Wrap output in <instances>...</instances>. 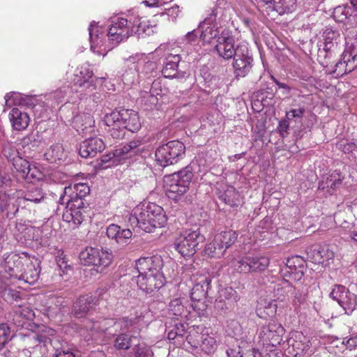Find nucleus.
<instances>
[{"instance_id": "obj_1", "label": "nucleus", "mask_w": 357, "mask_h": 357, "mask_svg": "<svg viewBox=\"0 0 357 357\" xmlns=\"http://www.w3.org/2000/svg\"><path fill=\"white\" fill-rule=\"evenodd\" d=\"M89 192V187L84 183H75L64 188L59 202L62 204H66V209L62 218L69 225L70 229H77L84 220L87 208L84 198Z\"/></svg>"}, {"instance_id": "obj_2", "label": "nucleus", "mask_w": 357, "mask_h": 357, "mask_svg": "<svg viewBox=\"0 0 357 357\" xmlns=\"http://www.w3.org/2000/svg\"><path fill=\"white\" fill-rule=\"evenodd\" d=\"M128 221L132 226L135 225L150 233L155 228L164 227L167 222V217L161 206L149 202L135 207Z\"/></svg>"}, {"instance_id": "obj_3", "label": "nucleus", "mask_w": 357, "mask_h": 357, "mask_svg": "<svg viewBox=\"0 0 357 357\" xmlns=\"http://www.w3.org/2000/svg\"><path fill=\"white\" fill-rule=\"evenodd\" d=\"M193 176L192 166L188 165L178 172L166 176L165 189L167 196L175 201L179 199L188 190Z\"/></svg>"}, {"instance_id": "obj_4", "label": "nucleus", "mask_w": 357, "mask_h": 357, "mask_svg": "<svg viewBox=\"0 0 357 357\" xmlns=\"http://www.w3.org/2000/svg\"><path fill=\"white\" fill-rule=\"evenodd\" d=\"M206 240L203 227L190 229L181 232L174 242L175 249L183 256L190 257L200 249V244Z\"/></svg>"}, {"instance_id": "obj_5", "label": "nucleus", "mask_w": 357, "mask_h": 357, "mask_svg": "<svg viewBox=\"0 0 357 357\" xmlns=\"http://www.w3.org/2000/svg\"><path fill=\"white\" fill-rule=\"evenodd\" d=\"M185 155L184 144L178 140H172L159 146L155 152L157 163L165 167L178 163Z\"/></svg>"}, {"instance_id": "obj_6", "label": "nucleus", "mask_w": 357, "mask_h": 357, "mask_svg": "<svg viewBox=\"0 0 357 357\" xmlns=\"http://www.w3.org/2000/svg\"><path fill=\"white\" fill-rule=\"evenodd\" d=\"M141 23L139 19L135 18L132 22L123 17L112 20L108 30V38L114 45L128 38L133 33L139 31Z\"/></svg>"}, {"instance_id": "obj_7", "label": "nucleus", "mask_w": 357, "mask_h": 357, "mask_svg": "<svg viewBox=\"0 0 357 357\" xmlns=\"http://www.w3.org/2000/svg\"><path fill=\"white\" fill-rule=\"evenodd\" d=\"M79 258L83 265H93L101 268L100 271L112 263L111 255L102 250L93 247H86L79 253Z\"/></svg>"}, {"instance_id": "obj_8", "label": "nucleus", "mask_w": 357, "mask_h": 357, "mask_svg": "<svg viewBox=\"0 0 357 357\" xmlns=\"http://www.w3.org/2000/svg\"><path fill=\"white\" fill-rule=\"evenodd\" d=\"M269 263V259L266 257L248 255L234 261V266L238 272L249 273L265 271Z\"/></svg>"}, {"instance_id": "obj_9", "label": "nucleus", "mask_w": 357, "mask_h": 357, "mask_svg": "<svg viewBox=\"0 0 357 357\" xmlns=\"http://www.w3.org/2000/svg\"><path fill=\"white\" fill-rule=\"evenodd\" d=\"M126 128L132 132H137L141 128V122L138 114L129 109H122L121 111H113L107 117V121L113 125L114 121H118Z\"/></svg>"}, {"instance_id": "obj_10", "label": "nucleus", "mask_w": 357, "mask_h": 357, "mask_svg": "<svg viewBox=\"0 0 357 357\" xmlns=\"http://www.w3.org/2000/svg\"><path fill=\"white\" fill-rule=\"evenodd\" d=\"M330 296L347 314L351 313L357 307L356 296L343 285H335Z\"/></svg>"}, {"instance_id": "obj_11", "label": "nucleus", "mask_w": 357, "mask_h": 357, "mask_svg": "<svg viewBox=\"0 0 357 357\" xmlns=\"http://www.w3.org/2000/svg\"><path fill=\"white\" fill-rule=\"evenodd\" d=\"M284 334V328L281 324L271 321L261 328L259 337L264 344L277 347L280 344Z\"/></svg>"}, {"instance_id": "obj_12", "label": "nucleus", "mask_w": 357, "mask_h": 357, "mask_svg": "<svg viewBox=\"0 0 357 357\" xmlns=\"http://www.w3.org/2000/svg\"><path fill=\"white\" fill-rule=\"evenodd\" d=\"M234 43V38L231 33L227 29H224L220 33V37L218 38L215 50L220 57L225 60H229L236 53Z\"/></svg>"}, {"instance_id": "obj_13", "label": "nucleus", "mask_w": 357, "mask_h": 357, "mask_svg": "<svg viewBox=\"0 0 357 357\" xmlns=\"http://www.w3.org/2000/svg\"><path fill=\"white\" fill-rule=\"evenodd\" d=\"M162 273L139 274L137 283L140 289L147 294H151L160 289L165 284Z\"/></svg>"}, {"instance_id": "obj_14", "label": "nucleus", "mask_w": 357, "mask_h": 357, "mask_svg": "<svg viewBox=\"0 0 357 357\" xmlns=\"http://www.w3.org/2000/svg\"><path fill=\"white\" fill-rule=\"evenodd\" d=\"M217 17V11L213 10L211 13L206 17L204 20L200 24L199 29H202L200 38L205 43H211L212 40L216 39L220 37V31L216 24H213L215 22Z\"/></svg>"}, {"instance_id": "obj_15", "label": "nucleus", "mask_w": 357, "mask_h": 357, "mask_svg": "<svg viewBox=\"0 0 357 357\" xmlns=\"http://www.w3.org/2000/svg\"><path fill=\"white\" fill-rule=\"evenodd\" d=\"M307 258L313 263L326 266L330 264V260L334 257V253L328 248L314 245L306 250Z\"/></svg>"}, {"instance_id": "obj_16", "label": "nucleus", "mask_w": 357, "mask_h": 357, "mask_svg": "<svg viewBox=\"0 0 357 357\" xmlns=\"http://www.w3.org/2000/svg\"><path fill=\"white\" fill-rule=\"evenodd\" d=\"M163 266L160 256L142 257L136 261V268L139 274L162 273L160 271Z\"/></svg>"}, {"instance_id": "obj_17", "label": "nucleus", "mask_w": 357, "mask_h": 357, "mask_svg": "<svg viewBox=\"0 0 357 357\" xmlns=\"http://www.w3.org/2000/svg\"><path fill=\"white\" fill-rule=\"evenodd\" d=\"M105 148L103 141L98 137H91L80 144L79 153L81 157L93 158Z\"/></svg>"}, {"instance_id": "obj_18", "label": "nucleus", "mask_w": 357, "mask_h": 357, "mask_svg": "<svg viewBox=\"0 0 357 357\" xmlns=\"http://www.w3.org/2000/svg\"><path fill=\"white\" fill-rule=\"evenodd\" d=\"M181 61L179 54H169L164 63L162 73L164 77L169 78H183L185 72L178 70V65Z\"/></svg>"}, {"instance_id": "obj_19", "label": "nucleus", "mask_w": 357, "mask_h": 357, "mask_svg": "<svg viewBox=\"0 0 357 357\" xmlns=\"http://www.w3.org/2000/svg\"><path fill=\"white\" fill-rule=\"evenodd\" d=\"M142 145V140L134 139L126 144L123 146L115 149L113 152L109 153L105 156V158L102 160L103 162H107L113 160V163L116 161H120L121 160L128 158L130 156V153L132 152H137L138 148Z\"/></svg>"}, {"instance_id": "obj_20", "label": "nucleus", "mask_w": 357, "mask_h": 357, "mask_svg": "<svg viewBox=\"0 0 357 357\" xmlns=\"http://www.w3.org/2000/svg\"><path fill=\"white\" fill-rule=\"evenodd\" d=\"M26 261V265L24 267L22 273L20 274V280H23L26 283L33 284L36 282L39 278L40 272V261L37 258L29 259Z\"/></svg>"}, {"instance_id": "obj_21", "label": "nucleus", "mask_w": 357, "mask_h": 357, "mask_svg": "<svg viewBox=\"0 0 357 357\" xmlns=\"http://www.w3.org/2000/svg\"><path fill=\"white\" fill-rule=\"evenodd\" d=\"M96 298L92 296H80L73 305V313L74 316L78 319L85 317L96 305Z\"/></svg>"}, {"instance_id": "obj_22", "label": "nucleus", "mask_w": 357, "mask_h": 357, "mask_svg": "<svg viewBox=\"0 0 357 357\" xmlns=\"http://www.w3.org/2000/svg\"><path fill=\"white\" fill-rule=\"evenodd\" d=\"M9 119L12 127L15 130H23L26 129L30 121L28 114L21 111L18 108L12 109L9 114Z\"/></svg>"}, {"instance_id": "obj_23", "label": "nucleus", "mask_w": 357, "mask_h": 357, "mask_svg": "<svg viewBox=\"0 0 357 357\" xmlns=\"http://www.w3.org/2000/svg\"><path fill=\"white\" fill-rule=\"evenodd\" d=\"M29 258L24 257H20L17 255H13L9 261H8V268L6 271L8 273L11 278H17L20 280V274L24 269L26 265V261Z\"/></svg>"}, {"instance_id": "obj_24", "label": "nucleus", "mask_w": 357, "mask_h": 357, "mask_svg": "<svg viewBox=\"0 0 357 357\" xmlns=\"http://www.w3.org/2000/svg\"><path fill=\"white\" fill-rule=\"evenodd\" d=\"M342 56L347 64L348 73L357 67V38L351 40L350 43L347 42V50Z\"/></svg>"}, {"instance_id": "obj_25", "label": "nucleus", "mask_w": 357, "mask_h": 357, "mask_svg": "<svg viewBox=\"0 0 357 357\" xmlns=\"http://www.w3.org/2000/svg\"><path fill=\"white\" fill-rule=\"evenodd\" d=\"M337 54V47L323 46L318 50L317 61L323 67H333Z\"/></svg>"}, {"instance_id": "obj_26", "label": "nucleus", "mask_w": 357, "mask_h": 357, "mask_svg": "<svg viewBox=\"0 0 357 357\" xmlns=\"http://www.w3.org/2000/svg\"><path fill=\"white\" fill-rule=\"evenodd\" d=\"M211 282V280L206 277L193 286L190 293L192 301L206 300Z\"/></svg>"}, {"instance_id": "obj_27", "label": "nucleus", "mask_w": 357, "mask_h": 357, "mask_svg": "<svg viewBox=\"0 0 357 357\" xmlns=\"http://www.w3.org/2000/svg\"><path fill=\"white\" fill-rule=\"evenodd\" d=\"M342 176L339 172L335 171L327 176L326 179L319 182V189L325 190L327 193L332 195L342 185Z\"/></svg>"}, {"instance_id": "obj_28", "label": "nucleus", "mask_w": 357, "mask_h": 357, "mask_svg": "<svg viewBox=\"0 0 357 357\" xmlns=\"http://www.w3.org/2000/svg\"><path fill=\"white\" fill-rule=\"evenodd\" d=\"M187 301L184 298H176L172 299L168 307L169 314L177 318H186L189 314L187 307Z\"/></svg>"}, {"instance_id": "obj_29", "label": "nucleus", "mask_w": 357, "mask_h": 357, "mask_svg": "<svg viewBox=\"0 0 357 357\" xmlns=\"http://www.w3.org/2000/svg\"><path fill=\"white\" fill-rule=\"evenodd\" d=\"M266 5L271 4L279 15L294 12L296 8V0H261Z\"/></svg>"}, {"instance_id": "obj_30", "label": "nucleus", "mask_w": 357, "mask_h": 357, "mask_svg": "<svg viewBox=\"0 0 357 357\" xmlns=\"http://www.w3.org/2000/svg\"><path fill=\"white\" fill-rule=\"evenodd\" d=\"M227 294L234 296L236 294V291L231 287L222 289L220 298L216 300L215 304V306L218 310L224 311L225 312L230 310L234 303L237 301V299L235 298H232L231 297H227L226 295Z\"/></svg>"}, {"instance_id": "obj_31", "label": "nucleus", "mask_w": 357, "mask_h": 357, "mask_svg": "<svg viewBox=\"0 0 357 357\" xmlns=\"http://www.w3.org/2000/svg\"><path fill=\"white\" fill-rule=\"evenodd\" d=\"M323 46L337 47L341 40V34L337 29L326 26L322 32Z\"/></svg>"}, {"instance_id": "obj_32", "label": "nucleus", "mask_w": 357, "mask_h": 357, "mask_svg": "<svg viewBox=\"0 0 357 357\" xmlns=\"http://www.w3.org/2000/svg\"><path fill=\"white\" fill-rule=\"evenodd\" d=\"M295 291V287L287 280H282L278 283L273 290L274 296L280 301L289 298Z\"/></svg>"}, {"instance_id": "obj_33", "label": "nucleus", "mask_w": 357, "mask_h": 357, "mask_svg": "<svg viewBox=\"0 0 357 357\" xmlns=\"http://www.w3.org/2000/svg\"><path fill=\"white\" fill-rule=\"evenodd\" d=\"M75 128L80 133H86L88 130H91L94 124V120L90 114H81L76 116L74 119Z\"/></svg>"}, {"instance_id": "obj_34", "label": "nucleus", "mask_w": 357, "mask_h": 357, "mask_svg": "<svg viewBox=\"0 0 357 357\" xmlns=\"http://www.w3.org/2000/svg\"><path fill=\"white\" fill-rule=\"evenodd\" d=\"M305 260L300 256H295L288 259L286 264V268L288 273L294 274L297 277H301L304 274Z\"/></svg>"}, {"instance_id": "obj_35", "label": "nucleus", "mask_w": 357, "mask_h": 357, "mask_svg": "<svg viewBox=\"0 0 357 357\" xmlns=\"http://www.w3.org/2000/svg\"><path fill=\"white\" fill-rule=\"evenodd\" d=\"M220 199L229 206H237L241 203V195L232 186H229L220 195Z\"/></svg>"}, {"instance_id": "obj_36", "label": "nucleus", "mask_w": 357, "mask_h": 357, "mask_svg": "<svg viewBox=\"0 0 357 357\" xmlns=\"http://www.w3.org/2000/svg\"><path fill=\"white\" fill-rule=\"evenodd\" d=\"M20 98L19 102H17L19 105H24L29 108H33L36 106L37 103V99L34 96H30L26 95H20L15 92H10L6 94L4 98L6 105L10 107V100L12 98H14V100H16L17 98Z\"/></svg>"}, {"instance_id": "obj_37", "label": "nucleus", "mask_w": 357, "mask_h": 357, "mask_svg": "<svg viewBox=\"0 0 357 357\" xmlns=\"http://www.w3.org/2000/svg\"><path fill=\"white\" fill-rule=\"evenodd\" d=\"M277 307L275 301H264V303H259L256 312L261 318L271 317L275 314Z\"/></svg>"}, {"instance_id": "obj_38", "label": "nucleus", "mask_w": 357, "mask_h": 357, "mask_svg": "<svg viewBox=\"0 0 357 357\" xmlns=\"http://www.w3.org/2000/svg\"><path fill=\"white\" fill-rule=\"evenodd\" d=\"M237 237V233L232 230L222 231L215 236L216 241L223 245L225 251L235 243Z\"/></svg>"}, {"instance_id": "obj_39", "label": "nucleus", "mask_w": 357, "mask_h": 357, "mask_svg": "<svg viewBox=\"0 0 357 357\" xmlns=\"http://www.w3.org/2000/svg\"><path fill=\"white\" fill-rule=\"evenodd\" d=\"M137 336L126 333H121L117 335L114 341V347L117 350H128L131 347L133 340H137Z\"/></svg>"}, {"instance_id": "obj_40", "label": "nucleus", "mask_w": 357, "mask_h": 357, "mask_svg": "<svg viewBox=\"0 0 357 357\" xmlns=\"http://www.w3.org/2000/svg\"><path fill=\"white\" fill-rule=\"evenodd\" d=\"M109 116V114L105 116L103 121L105 125L109 128L107 132L109 135L116 139H123L126 134V128L120 123L119 120L118 121H114L113 125L107 123V119Z\"/></svg>"}, {"instance_id": "obj_41", "label": "nucleus", "mask_w": 357, "mask_h": 357, "mask_svg": "<svg viewBox=\"0 0 357 357\" xmlns=\"http://www.w3.org/2000/svg\"><path fill=\"white\" fill-rule=\"evenodd\" d=\"M253 60H234V74L237 77H244L250 71Z\"/></svg>"}, {"instance_id": "obj_42", "label": "nucleus", "mask_w": 357, "mask_h": 357, "mask_svg": "<svg viewBox=\"0 0 357 357\" xmlns=\"http://www.w3.org/2000/svg\"><path fill=\"white\" fill-rule=\"evenodd\" d=\"M63 155V149L60 144L52 145L45 153V158L50 162H56L61 160Z\"/></svg>"}, {"instance_id": "obj_43", "label": "nucleus", "mask_w": 357, "mask_h": 357, "mask_svg": "<svg viewBox=\"0 0 357 357\" xmlns=\"http://www.w3.org/2000/svg\"><path fill=\"white\" fill-rule=\"evenodd\" d=\"M223 248V245L214 238L212 242L206 245L204 252L210 257L219 258L225 252Z\"/></svg>"}, {"instance_id": "obj_44", "label": "nucleus", "mask_w": 357, "mask_h": 357, "mask_svg": "<svg viewBox=\"0 0 357 357\" xmlns=\"http://www.w3.org/2000/svg\"><path fill=\"white\" fill-rule=\"evenodd\" d=\"M93 75V71L87 68L86 67L82 66L79 70V73L75 75L74 82L75 84L80 86H93L89 83V79L91 78Z\"/></svg>"}, {"instance_id": "obj_45", "label": "nucleus", "mask_w": 357, "mask_h": 357, "mask_svg": "<svg viewBox=\"0 0 357 357\" xmlns=\"http://www.w3.org/2000/svg\"><path fill=\"white\" fill-rule=\"evenodd\" d=\"M235 55L232 57L234 60H253L251 53L246 44L240 43L235 49Z\"/></svg>"}, {"instance_id": "obj_46", "label": "nucleus", "mask_w": 357, "mask_h": 357, "mask_svg": "<svg viewBox=\"0 0 357 357\" xmlns=\"http://www.w3.org/2000/svg\"><path fill=\"white\" fill-rule=\"evenodd\" d=\"M130 354L133 357H150L152 355V351L146 345L137 343L132 349Z\"/></svg>"}, {"instance_id": "obj_47", "label": "nucleus", "mask_w": 357, "mask_h": 357, "mask_svg": "<svg viewBox=\"0 0 357 357\" xmlns=\"http://www.w3.org/2000/svg\"><path fill=\"white\" fill-rule=\"evenodd\" d=\"M13 165L16 170L21 174L22 177L24 178L26 174V171L30 166L29 161L20 156H17V158L14 159Z\"/></svg>"}, {"instance_id": "obj_48", "label": "nucleus", "mask_w": 357, "mask_h": 357, "mask_svg": "<svg viewBox=\"0 0 357 357\" xmlns=\"http://www.w3.org/2000/svg\"><path fill=\"white\" fill-rule=\"evenodd\" d=\"M217 346V342L212 336L206 335L202 339L201 348L206 354L213 353L216 349Z\"/></svg>"}, {"instance_id": "obj_49", "label": "nucleus", "mask_w": 357, "mask_h": 357, "mask_svg": "<svg viewBox=\"0 0 357 357\" xmlns=\"http://www.w3.org/2000/svg\"><path fill=\"white\" fill-rule=\"evenodd\" d=\"M54 335V331L50 328H45L43 329L40 333L35 334L33 338L38 341V342L47 344L48 342H51L50 336H53Z\"/></svg>"}, {"instance_id": "obj_50", "label": "nucleus", "mask_w": 357, "mask_h": 357, "mask_svg": "<svg viewBox=\"0 0 357 357\" xmlns=\"http://www.w3.org/2000/svg\"><path fill=\"white\" fill-rule=\"evenodd\" d=\"M185 333V328L184 324L179 322L175 324L174 327L167 333V337L170 340H174L176 337H182Z\"/></svg>"}, {"instance_id": "obj_51", "label": "nucleus", "mask_w": 357, "mask_h": 357, "mask_svg": "<svg viewBox=\"0 0 357 357\" xmlns=\"http://www.w3.org/2000/svg\"><path fill=\"white\" fill-rule=\"evenodd\" d=\"M11 340L10 328L7 324H0V350Z\"/></svg>"}, {"instance_id": "obj_52", "label": "nucleus", "mask_w": 357, "mask_h": 357, "mask_svg": "<svg viewBox=\"0 0 357 357\" xmlns=\"http://www.w3.org/2000/svg\"><path fill=\"white\" fill-rule=\"evenodd\" d=\"M291 296H292V304L296 307L304 303L307 297L306 293L303 289H296V287L295 291Z\"/></svg>"}, {"instance_id": "obj_53", "label": "nucleus", "mask_w": 357, "mask_h": 357, "mask_svg": "<svg viewBox=\"0 0 357 357\" xmlns=\"http://www.w3.org/2000/svg\"><path fill=\"white\" fill-rule=\"evenodd\" d=\"M44 199V195L39 188H35L27 192L24 196V199L33 203H39Z\"/></svg>"}, {"instance_id": "obj_54", "label": "nucleus", "mask_w": 357, "mask_h": 357, "mask_svg": "<svg viewBox=\"0 0 357 357\" xmlns=\"http://www.w3.org/2000/svg\"><path fill=\"white\" fill-rule=\"evenodd\" d=\"M132 233L129 229H121L119 227V232L116 235V238L114 240L119 244H126L128 240L132 237Z\"/></svg>"}, {"instance_id": "obj_55", "label": "nucleus", "mask_w": 357, "mask_h": 357, "mask_svg": "<svg viewBox=\"0 0 357 357\" xmlns=\"http://www.w3.org/2000/svg\"><path fill=\"white\" fill-rule=\"evenodd\" d=\"M192 307L195 311L197 312L199 316H206L207 312L208 305L206 300L199 301H192Z\"/></svg>"}, {"instance_id": "obj_56", "label": "nucleus", "mask_w": 357, "mask_h": 357, "mask_svg": "<svg viewBox=\"0 0 357 357\" xmlns=\"http://www.w3.org/2000/svg\"><path fill=\"white\" fill-rule=\"evenodd\" d=\"M333 67L334 68L333 73L336 74L337 76H342L343 75L348 73L347 64H345V62L344 60H342V58L338 62H335Z\"/></svg>"}, {"instance_id": "obj_57", "label": "nucleus", "mask_w": 357, "mask_h": 357, "mask_svg": "<svg viewBox=\"0 0 357 357\" xmlns=\"http://www.w3.org/2000/svg\"><path fill=\"white\" fill-rule=\"evenodd\" d=\"M305 113L304 108L291 109L290 111L286 113V117L289 121H291L294 119L296 120H301Z\"/></svg>"}, {"instance_id": "obj_58", "label": "nucleus", "mask_w": 357, "mask_h": 357, "mask_svg": "<svg viewBox=\"0 0 357 357\" xmlns=\"http://www.w3.org/2000/svg\"><path fill=\"white\" fill-rule=\"evenodd\" d=\"M133 320L127 317H123L115 321L114 326H115L116 328H119L121 331H126L133 326Z\"/></svg>"}, {"instance_id": "obj_59", "label": "nucleus", "mask_w": 357, "mask_h": 357, "mask_svg": "<svg viewBox=\"0 0 357 357\" xmlns=\"http://www.w3.org/2000/svg\"><path fill=\"white\" fill-rule=\"evenodd\" d=\"M3 155L9 160H11V161H14V159L15 158H17V151L16 150V149L11 146L10 144H7L4 146L3 148Z\"/></svg>"}, {"instance_id": "obj_60", "label": "nucleus", "mask_w": 357, "mask_h": 357, "mask_svg": "<svg viewBox=\"0 0 357 357\" xmlns=\"http://www.w3.org/2000/svg\"><path fill=\"white\" fill-rule=\"evenodd\" d=\"M40 176V172L39 169L35 167L31 166L30 165L29 168L26 171V174L25 176V179L32 181V179H39Z\"/></svg>"}, {"instance_id": "obj_61", "label": "nucleus", "mask_w": 357, "mask_h": 357, "mask_svg": "<svg viewBox=\"0 0 357 357\" xmlns=\"http://www.w3.org/2000/svg\"><path fill=\"white\" fill-rule=\"evenodd\" d=\"M12 321L17 327H23L26 322V318L20 312L15 311L12 314Z\"/></svg>"}, {"instance_id": "obj_62", "label": "nucleus", "mask_w": 357, "mask_h": 357, "mask_svg": "<svg viewBox=\"0 0 357 357\" xmlns=\"http://www.w3.org/2000/svg\"><path fill=\"white\" fill-rule=\"evenodd\" d=\"M342 344L349 350L357 349V333L351 335L350 337H344Z\"/></svg>"}, {"instance_id": "obj_63", "label": "nucleus", "mask_w": 357, "mask_h": 357, "mask_svg": "<svg viewBox=\"0 0 357 357\" xmlns=\"http://www.w3.org/2000/svg\"><path fill=\"white\" fill-rule=\"evenodd\" d=\"M289 128V123L287 119L280 121L278 130L282 137L287 135Z\"/></svg>"}, {"instance_id": "obj_64", "label": "nucleus", "mask_w": 357, "mask_h": 357, "mask_svg": "<svg viewBox=\"0 0 357 357\" xmlns=\"http://www.w3.org/2000/svg\"><path fill=\"white\" fill-rule=\"evenodd\" d=\"M119 227L120 226L115 224L109 225L107 229L106 232L107 236L111 239L116 238V235L118 232H119Z\"/></svg>"}]
</instances>
